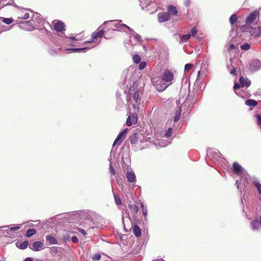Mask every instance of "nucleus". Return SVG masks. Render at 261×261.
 I'll use <instances>...</instances> for the list:
<instances>
[{
    "instance_id": "nucleus-1",
    "label": "nucleus",
    "mask_w": 261,
    "mask_h": 261,
    "mask_svg": "<svg viewBox=\"0 0 261 261\" xmlns=\"http://www.w3.org/2000/svg\"><path fill=\"white\" fill-rule=\"evenodd\" d=\"M32 21L34 22L37 24L42 23V25L45 29H46L47 27L50 26L48 22L44 21L41 19V15L40 14L36 13L33 15V19L32 21H26L21 23L20 27L27 31H31L34 30L35 29V27Z\"/></svg>"
},
{
    "instance_id": "nucleus-2",
    "label": "nucleus",
    "mask_w": 261,
    "mask_h": 261,
    "mask_svg": "<svg viewBox=\"0 0 261 261\" xmlns=\"http://www.w3.org/2000/svg\"><path fill=\"white\" fill-rule=\"evenodd\" d=\"M242 32L249 34L252 38L258 39L261 38V27L253 28L247 25H242L241 27Z\"/></svg>"
},
{
    "instance_id": "nucleus-3",
    "label": "nucleus",
    "mask_w": 261,
    "mask_h": 261,
    "mask_svg": "<svg viewBox=\"0 0 261 261\" xmlns=\"http://www.w3.org/2000/svg\"><path fill=\"white\" fill-rule=\"evenodd\" d=\"M52 23L54 30L56 31V35L61 38H67L64 33L65 30V24L62 21L59 20H55L52 22Z\"/></svg>"
},
{
    "instance_id": "nucleus-4",
    "label": "nucleus",
    "mask_w": 261,
    "mask_h": 261,
    "mask_svg": "<svg viewBox=\"0 0 261 261\" xmlns=\"http://www.w3.org/2000/svg\"><path fill=\"white\" fill-rule=\"evenodd\" d=\"M128 97L129 100L131 101V103L133 104L134 110H135L136 112H138L139 110V105L141 100L139 92L137 91L134 93H132L130 91L129 92Z\"/></svg>"
},
{
    "instance_id": "nucleus-5",
    "label": "nucleus",
    "mask_w": 261,
    "mask_h": 261,
    "mask_svg": "<svg viewBox=\"0 0 261 261\" xmlns=\"http://www.w3.org/2000/svg\"><path fill=\"white\" fill-rule=\"evenodd\" d=\"M152 82L155 89L160 92L164 91L169 86L161 77L153 79Z\"/></svg>"
},
{
    "instance_id": "nucleus-6",
    "label": "nucleus",
    "mask_w": 261,
    "mask_h": 261,
    "mask_svg": "<svg viewBox=\"0 0 261 261\" xmlns=\"http://www.w3.org/2000/svg\"><path fill=\"white\" fill-rule=\"evenodd\" d=\"M164 82H165L168 86L172 84L174 80V75L173 73L168 70H166L161 77Z\"/></svg>"
},
{
    "instance_id": "nucleus-7",
    "label": "nucleus",
    "mask_w": 261,
    "mask_h": 261,
    "mask_svg": "<svg viewBox=\"0 0 261 261\" xmlns=\"http://www.w3.org/2000/svg\"><path fill=\"white\" fill-rule=\"evenodd\" d=\"M20 227L18 226L14 227H10V226H4L0 227V231H1V234L5 236L8 234H12L14 231L18 230Z\"/></svg>"
},
{
    "instance_id": "nucleus-8",
    "label": "nucleus",
    "mask_w": 261,
    "mask_h": 261,
    "mask_svg": "<svg viewBox=\"0 0 261 261\" xmlns=\"http://www.w3.org/2000/svg\"><path fill=\"white\" fill-rule=\"evenodd\" d=\"M258 15L259 11L257 10H255L253 12H251L246 19V25L248 26V25L251 24L253 22L255 21Z\"/></svg>"
},
{
    "instance_id": "nucleus-9",
    "label": "nucleus",
    "mask_w": 261,
    "mask_h": 261,
    "mask_svg": "<svg viewBox=\"0 0 261 261\" xmlns=\"http://www.w3.org/2000/svg\"><path fill=\"white\" fill-rule=\"evenodd\" d=\"M137 113L134 110V113L132 115L129 116L126 120V124L127 126H130L133 124H136L138 121V117Z\"/></svg>"
},
{
    "instance_id": "nucleus-10",
    "label": "nucleus",
    "mask_w": 261,
    "mask_h": 261,
    "mask_svg": "<svg viewBox=\"0 0 261 261\" xmlns=\"http://www.w3.org/2000/svg\"><path fill=\"white\" fill-rule=\"evenodd\" d=\"M127 132L128 128H125L122 132H121L114 141L113 146H114L118 142V144H120L125 138Z\"/></svg>"
},
{
    "instance_id": "nucleus-11",
    "label": "nucleus",
    "mask_w": 261,
    "mask_h": 261,
    "mask_svg": "<svg viewBox=\"0 0 261 261\" xmlns=\"http://www.w3.org/2000/svg\"><path fill=\"white\" fill-rule=\"evenodd\" d=\"M30 248L34 251H39L44 248L43 243L40 241H35Z\"/></svg>"
},
{
    "instance_id": "nucleus-12",
    "label": "nucleus",
    "mask_w": 261,
    "mask_h": 261,
    "mask_svg": "<svg viewBox=\"0 0 261 261\" xmlns=\"http://www.w3.org/2000/svg\"><path fill=\"white\" fill-rule=\"evenodd\" d=\"M261 68V62L259 60H254L249 63V68L251 70H257Z\"/></svg>"
},
{
    "instance_id": "nucleus-13",
    "label": "nucleus",
    "mask_w": 261,
    "mask_h": 261,
    "mask_svg": "<svg viewBox=\"0 0 261 261\" xmlns=\"http://www.w3.org/2000/svg\"><path fill=\"white\" fill-rule=\"evenodd\" d=\"M233 169L236 173L241 176L245 175V170L237 163H234L233 164Z\"/></svg>"
},
{
    "instance_id": "nucleus-14",
    "label": "nucleus",
    "mask_w": 261,
    "mask_h": 261,
    "mask_svg": "<svg viewBox=\"0 0 261 261\" xmlns=\"http://www.w3.org/2000/svg\"><path fill=\"white\" fill-rule=\"evenodd\" d=\"M170 15L167 12L161 13L158 14V20L160 22H163L169 20Z\"/></svg>"
},
{
    "instance_id": "nucleus-15",
    "label": "nucleus",
    "mask_w": 261,
    "mask_h": 261,
    "mask_svg": "<svg viewBox=\"0 0 261 261\" xmlns=\"http://www.w3.org/2000/svg\"><path fill=\"white\" fill-rule=\"evenodd\" d=\"M126 176L129 182H135L136 181V175L133 170H127Z\"/></svg>"
},
{
    "instance_id": "nucleus-16",
    "label": "nucleus",
    "mask_w": 261,
    "mask_h": 261,
    "mask_svg": "<svg viewBox=\"0 0 261 261\" xmlns=\"http://www.w3.org/2000/svg\"><path fill=\"white\" fill-rule=\"evenodd\" d=\"M239 82L242 86V87H249L251 85V81L246 77L241 76L239 79Z\"/></svg>"
},
{
    "instance_id": "nucleus-17",
    "label": "nucleus",
    "mask_w": 261,
    "mask_h": 261,
    "mask_svg": "<svg viewBox=\"0 0 261 261\" xmlns=\"http://www.w3.org/2000/svg\"><path fill=\"white\" fill-rule=\"evenodd\" d=\"M105 31L103 30H101L98 32H94L92 35V40L85 42V43H91L93 41V40L97 38L101 37L104 34Z\"/></svg>"
},
{
    "instance_id": "nucleus-18",
    "label": "nucleus",
    "mask_w": 261,
    "mask_h": 261,
    "mask_svg": "<svg viewBox=\"0 0 261 261\" xmlns=\"http://www.w3.org/2000/svg\"><path fill=\"white\" fill-rule=\"evenodd\" d=\"M251 227L254 231L258 230L261 228V222H259L257 219H255L251 222Z\"/></svg>"
},
{
    "instance_id": "nucleus-19",
    "label": "nucleus",
    "mask_w": 261,
    "mask_h": 261,
    "mask_svg": "<svg viewBox=\"0 0 261 261\" xmlns=\"http://www.w3.org/2000/svg\"><path fill=\"white\" fill-rule=\"evenodd\" d=\"M120 22H121V20L115 24V28L113 29L114 30L121 31L123 30V28H126L128 30L129 28L128 26L123 23H120Z\"/></svg>"
},
{
    "instance_id": "nucleus-20",
    "label": "nucleus",
    "mask_w": 261,
    "mask_h": 261,
    "mask_svg": "<svg viewBox=\"0 0 261 261\" xmlns=\"http://www.w3.org/2000/svg\"><path fill=\"white\" fill-rule=\"evenodd\" d=\"M167 13L170 15H176L178 13L177 10L173 5H169L167 7Z\"/></svg>"
},
{
    "instance_id": "nucleus-21",
    "label": "nucleus",
    "mask_w": 261,
    "mask_h": 261,
    "mask_svg": "<svg viewBox=\"0 0 261 261\" xmlns=\"http://www.w3.org/2000/svg\"><path fill=\"white\" fill-rule=\"evenodd\" d=\"M132 36L136 40L137 42H140L141 41V37L140 35L136 33L130 27L128 29Z\"/></svg>"
},
{
    "instance_id": "nucleus-22",
    "label": "nucleus",
    "mask_w": 261,
    "mask_h": 261,
    "mask_svg": "<svg viewBox=\"0 0 261 261\" xmlns=\"http://www.w3.org/2000/svg\"><path fill=\"white\" fill-rule=\"evenodd\" d=\"M46 240L47 242L48 243L49 245H53V244H58V242L55 238L47 235L46 236Z\"/></svg>"
},
{
    "instance_id": "nucleus-23",
    "label": "nucleus",
    "mask_w": 261,
    "mask_h": 261,
    "mask_svg": "<svg viewBox=\"0 0 261 261\" xmlns=\"http://www.w3.org/2000/svg\"><path fill=\"white\" fill-rule=\"evenodd\" d=\"M170 143L169 141H165L163 140L159 141L158 142L155 143L154 144L156 146V148L164 147L166 146L168 144Z\"/></svg>"
},
{
    "instance_id": "nucleus-24",
    "label": "nucleus",
    "mask_w": 261,
    "mask_h": 261,
    "mask_svg": "<svg viewBox=\"0 0 261 261\" xmlns=\"http://www.w3.org/2000/svg\"><path fill=\"white\" fill-rule=\"evenodd\" d=\"M133 232L136 237H139L141 234V229L140 227L137 225H134L133 227Z\"/></svg>"
},
{
    "instance_id": "nucleus-25",
    "label": "nucleus",
    "mask_w": 261,
    "mask_h": 261,
    "mask_svg": "<svg viewBox=\"0 0 261 261\" xmlns=\"http://www.w3.org/2000/svg\"><path fill=\"white\" fill-rule=\"evenodd\" d=\"M245 104L250 107H255L257 105V102L253 99H248L245 101Z\"/></svg>"
},
{
    "instance_id": "nucleus-26",
    "label": "nucleus",
    "mask_w": 261,
    "mask_h": 261,
    "mask_svg": "<svg viewBox=\"0 0 261 261\" xmlns=\"http://www.w3.org/2000/svg\"><path fill=\"white\" fill-rule=\"evenodd\" d=\"M129 141L132 144H135L138 141L137 135L136 133H134L129 137Z\"/></svg>"
},
{
    "instance_id": "nucleus-27",
    "label": "nucleus",
    "mask_w": 261,
    "mask_h": 261,
    "mask_svg": "<svg viewBox=\"0 0 261 261\" xmlns=\"http://www.w3.org/2000/svg\"><path fill=\"white\" fill-rule=\"evenodd\" d=\"M180 114H181V108L179 107L175 111V116L174 119V122H177L180 117Z\"/></svg>"
},
{
    "instance_id": "nucleus-28",
    "label": "nucleus",
    "mask_w": 261,
    "mask_h": 261,
    "mask_svg": "<svg viewBox=\"0 0 261 261\" xmlns=\"http://www.w3.org/2000/svg\"><path fill=\"white\" fill-rule=\"evenodd\" d=\"M89 48L88 47H83V48H66L65 49V50L66 51H72L74 52H80L84 50L89 49Z\"/></svg>"
},
{
    "instance_id": "nucleus-29",
    "label": "nucleus",
    "mask_w": 261,
    "mask_h": 261,
    "mask_svg": "<svg viewBox=\"0 0 261 261\" xmlns=\"http://www.w3.org/2000/svg\"><path fill=\"white\" fill-rule=\"evenodd\" d=\"M128 207L132 213L136 214L138 213V207L136 205L130 204H129Z\"/></svg>"
},
{
    "instance_id": "nucleus-30",
    "label": "nucleus",
    "mask_w": 261,
    "mask_h": 261,
    "mask_svg": "<svg viewBox=\"0 0 261 261\" xmlns=\"http://www.w3.org/2000/svg\"><path fill=\"white\" fill-rule=\"evenodd\" d=\"M13 3V0H0V4H2V7L7 5H12Z\"/></svg>"
},
{
    "instance_id": "nucleus-31",
    "label": "nucleus",
    "mask_w": 261,
    "mask_h": 261,
    "mask_svg": "<svg viewBox=\"0 0 261 261\" xmlns=\"http://www.w3.org/2000/svg\"><path fill=\"white\" fill-rule=\"evenodd\" d=\"M237 20H238V17L236 14H233L231 15L229 18V22H230V24L231 25H232L234 24H235L237 22Z\"/></svg>"
},
{
    "instance_id": "nucleus-32",
    "label": "nucleus",
    "mask_w": 261,
    "mask_h": 261,
    "mask_svg": "<svg viewBox=\"0 0 261 261\" xmlns=\"http://www.w3.org/2000/svg\"><path fill=\"white\" fill-rule=\"evenodd\" d=\"M141 206L142 208V213L143 216L144 217V219L145 221L147 220V207L145 206L142 202L141 203Z\"/></svg>"
},
{
    "instance_id": "nucleus-33",
    "label": "nucleus",
    "mask_w": 261,
    "mask_h": 261,
    "mask_svg": "<svg viewBox=\"0 0 261 261\" xmlns=\"http://www.w3.org/2000/svg\"><path fill=\"white\" fill-rule=\"evenodd\" d=\"M36 231L35 229H30L27 230L26 232V236L27 237H30L35 234Z\"/></svg>"
},
{
    "instance_id": "nucleus-34",
    "label": "nucleus",
    "mask_w": 261,
    "mask_h": 261,
    "mask_svg": "<svg viewBox=\"0 0 261 261\" xmlns=\"http://www.w3.org/2000/svg\"><path fill=\"white\" fill-rule=\"evenodd\" d=\"M28 243L27 241H24L21 243L19 245H17V247L21 249H25L27 248Z\"/></svg>"
},
{
    "instance_id": "nucleus-35",
    "label": "nucleus",
    "mask_w": 261,
    "mask_h": 261,
    "mask_svg": "<svg viewBox=\"0 0 261 261\" xmlns=\"http://www.w3.org/2000/svg\"><path fill=\"white\" fill-rule=\"evenodd\" d=\"M241 87H242V86H241L240 83V84H239V83H235L234 85V86H233V89H234V91L235 93L237 95H239L241 97H242L237 91V90L240 89Z\"/></svg>"
},
{
    "instance_id": "nucleus-36",
    "label": "nucleus",
    "mask_w": 261,
    "mask_h": 261,
    "mask_svg": "<svg viewBox=\"0 0 261 261\" xmlns=\"http://www.w3.org/2000/svg\"><path fill=\"white\" fill-rule=\"evenodd\" d=\"M114 200L115 202L117 205H120L122 204L121 200L120 197L117 195H114Z\"/></svg>"
},
{
    "instance_id": "nucleus-37",
    "label": "nucleus",
    "mask_w": 261,
    "mask_h": 261,
    "mask_svg": "<svg viewBox=\"0 0 261 261\" xmlns=\"http://www.w3.org/2000/svg\"><path fill=\"white\" fill-rule=\"evenodd\" d=\"M240 48L243 50H248L250 48V45L249 43H245L240 46Z\"/></svg>"
},
{
    "instance_id": "nucleus-38",
    "label": "nucleus",
    "mask_w": 261,
    "mask_h": 261,
    "mask_svg": "<svg viewBox=\"0 0 261 261\" xmlns=\"http://www.w3.org/2000/svg\"><path fill=\"white\" fill-rule=\"evenodd\" d=\"M30 17V14L28 12H25L24 14H20V15L18 16V18L21 19H27L29 18Z\"/></svg>"
},
{
    "instance_id": "nucleus-39",
    "label": "nucleus",
    "mask_w": 261,
    "mask_h": 261,
    "mask_svg": "<svg viewBox=\"0 0 261 261\" xmlns=\"http://www.w3.org/2000/svg\"><path fill=\"white\" fill-rule=\"evenodd\" d=\"M3 22L6 24H10L13 21L12 18H2Z\"/></svg>"
},
{
    "instance_id": "nucleus-40",
    "label": "nucleus",
    "mask_w": 261,
    "mask_h": 261,
    "mask_svg": "<svg viewBox=\"0 0 261 261\" xmlns=\"http://www.w3.org/2000/svg\"><path fill=\"white\" fill-rule=\"evenodd\" d=\"M253 185L257 188L259 194L261 195V184L258 181H254Z\"/></svg>"
},
{
    "instance_id": "nucleus-41",
    "label": "nucleus",
    "mask_w": 261,
    "mask_h": 261,
    "mask_svg": "<svg viewBox=\"0 0 261 261\" xmlns=\"http://www.w3.org/2000/svg\"><path fill=\"white\" fill-rule=\"evenodd\" d=\"M191 37V35L190 34H188L186 35H184L181 36V39L182 41H188Z\"/></svg>"
},
{
    "instance_id": "nucleus-42",
    "label": "nucleus",
    "mask_w": 261,
    "mask_h": 261,
    "mask_svg": "<svg viewBox=\"0 0 261 261\" xmlns=\"http://www.w3.org/2000/svg\"><path fill=\"white\" fill-rule=\"evenodd\" d=\"M133 61L135 63H139L140 62L141 58L138 55H135L133 56Z\"/></svg>"
},
{
    "instance_id": "nucleus-43",
    "label": "nucleus",
    "mask_w": 261,
    "mask_h": 261,
    "mask_svg": "<svg viewBox=\"0 0 261 261\" xmlns=\"http://www.w3.org/2000/svg\"><path fill=\"white\" fill-rule=\"evenodd\" d=\"M230 67H231V65H227V68L230 71V74L233 75H236V68L234 67H233L232 69H231Z\"/></svg>"
},
{
    "instance_id": "nucleus-44",
    "label": "nucleus",
    "mask_w": 261,
    "mask_h": 261,
    "mask_svg": "<svg viewBox=\"0 0 261 261\" xmlns=\"http://www.w3.org/2000/svg\"><path fill=\"white\" fill-rule=\"evenodd\" d=\"M92 259L95 261H98L100 259L101 255L99 254H95L92 256Z\"/></svg>"
},
{
    "instance_id": "nucleus-45",
    "label": "nucleus",
    "mask_w": 261,
    "mask_h": 261,
    "mask_svg": "<svg viewBox=\"0 0 261 261\" xmlns=\"http://www.w3.org/2000/svg\"><path fill=\"white\" fill-rule=\"evenodd\" d=\"M172 129L171 127H169L167 132L165 134V137L166 138L170 137L172 135Z\"/></svg>"
},
{
    "instance_id": "nucleus-46",
    "label": "nucleus",
    "mask_w": 261,
    "mask_h": 261,
    "mask_svg": "<svg viewBox=\"0 0 261 261\" xmlns=\"http://www.w3.org/2000/svg\"><path fill=\"white\" fill-rule=\"evenodd\" d=\"M193 66V65L192 64H187L185 66V71H188L190 70Z\"/></svg>"
},
{
    "instance_id": "nucleus-47",
    "label": "nucleus",
    "mask_w": 261,
    "mask_h": 261,
    "mask_svg": "<svg viewBox=\"0 0 261 261\" xmlns=\"http://www.w3.org/2000/svg\"><path fill=\"white\" fill-rule=\"evenodd\" d=\"M146 63L145 62H141L139 65V68L140 69L142 70L146 67Z\"/></svg>"
},
{
    "instance_id": "nucleus-48",
    "label": "nucleus",
    "mask_w": 261,
    "mask_h": 261,
    "mask_svg": "<svg viewBox=\"0 0 261 261\" xmlns=\"http://www.w3.org/2000/svg\"><path fill=\"white\" fill-rule=\"evenodd\" d=\"M197 33V30L196 28L194 27L192 29L190 34L191 36H195Z\"/></svg>"
},
{
    "instance_id": "nucleus-49",
    "label": "nucleus",
    "mask_w": 261,
    "mask_h": 261,
    "mask_svg": "<svg viewBox=\"0 0 261 261\" xmlns=\"http://www.w3.org/2000/svg\"><path fill=\"white\" fill-rule=\"evenodd\" d=\"M110 170L111 173L113 175H114L115 174V170L113 167L112 163H111L110 164Z\"/></svg>"
},
{
    "instance_id": "nucleus-50",
    "label": "nucleus",
    "mask_w": 261,
    "mask_h": 261,
    "mask_svg": "<svg viewBox=\"0 0 261 261\" xmlns=\"http://www.w3.org/2000/svg\"><path fill=\"white\" fill-rule=\"evenodd\" d=\"M256 117H257V123L258 125L261 124V115H257Z\"/></svg>"
},
{
    "instance_id": "nucleus-51",
    "label": "nucleus",
    "mask_w": 261,
    "mask_h": 261,
    "mask_svg": "<svg viewBox=\"0 0 261 261\" xmlns=\"http://www.w3.org/2000/svg\"><path fill=\"white\" fill-rule=\"evenodd\" d=\"M79 231L80 232H81L83 234V236H86L87 234L86 231L84 229H83L81 228L79 229Z\"/></svg>"
},
{
    "instance_id": "nucleus-52",
    "label": "nucleus",
    "mask_w": 261,
    "mask_h": 261,
    "mask_svg": "<svg viewBox=\"0 0 261 261\" xmlns=\"http://www.w3.org/2000/svg\"><path fill=\"white\" fill-rule=\"evenodd\" d=\"M71 241L74 243H76L78 242V239L76 237L74 236L71 238Z\"/></svg>"
},
{
    "instance_id": "nucleus-53",
    "label": "nucleus",
    "mask_w": 261,
    "mask_h": 261,
    "mask_svg": "<svg viewBox=\"0 0 261 261\" xmlns=\"http://www.w3.org/2000/svg\"><path fill=\"white\" fill-rule=\"evenodd\" d=\"M69 38L70 39H72L73 40H75V41H79V40H81V39L79 37H73V36L70 37H69Z\"/></svg>"
},
{
    "instance_id": "nucleus-54",
    "label": "nucleus",
    "mask_w": 261,
    "mask_h": 261,
    "mask_svg": "<svg viewBox=\"0 0 261 261\" xmlns=\"http://www.w3.org/2000/svg\"><path fill=\"white\" fill-rule=\"evenodd\" d=\"M190 0H186L184 3L185 6H186L187 7H189L190 5Z\"/></svg>"
},
{
    "instance_id": "nucleus-55",
    "label": "nucleus",
    "mask_w": 261,
    "mask_h": 261,
    "mask_svg": "<svg viewBox=\"0 0 261 261\" xmlns=\"http://www.w3.org/2000/svg\"><path fill=\"white\" fill-rule=\"evenodd\" d=\"M235 47H236L235 45L233 44H231L230 45V46L229 47V50H233L235 48Z\"/></svg>"
},
{
    "instance_id": "nucleus-56",
    "label": "nucleus",
    "mask_w": 261,
    "mask_h": 261,
    "mask_svg": "<svg viewBox=\"0 0 261 261\" xmlns=\"http://www.w3.org/2000/svg\"><path fill=\"white\" fill-rule=\"evenodd\" d=\"M23 261H33V260L31 257H27Z\"/></svg>"
},
{
    "instance_id": "nucleus-57",
    "label": "nucleus",
    "mask_w": 261,
    "mask_h": 261,
    "mask_svg": "<svg viewBox=\"0 0 261 261\" xmlns=\"http://www.w3.org/2000/svg\"><path fill=\"white\" fill-rule=\"evenodd\" d=\"M118 20H114L113 21H118ZM112 21H106L105 22H104V24H106L107 23H108L109 22H112Z\"/></svg>"
},
{
    "instance_id": "nucleus-58",
    "label": "nucleus",
    "mask_w": 261,
    "mask_h": 261,
    "mask_svg": "<svg viewBox=\"0 0 261 261\" xmlns=\"http://www.w3.org/2000/svg\"><path fill=\"white\" fill-rule=\"evenodd\" d=\"M238 182H239V181L237 180L236 184L237 185L238 188H239V184H238Z\"/></svg>"
},
{
    "instance_id": "nucleus-59",
    "label": "nucleus",
    "mask_w": 261,
    "mask_h": 261,
    "mask_svg": "<svg viewBox=\"0 0 261 261\" xmlns=\"http://www.w3.org/2000/svg\"><path fill=\"white\" fill-rule=\"evenodd\" d=\"M200 74V71H198V75L199 76Z\"/></svg>"
},
{
    "instance_id": "nucleus-60",
    "label": "nucleus",
    "mask_w": 261,
    "mask_h": 261,
    "mask_svg": "<svg viewBox=\"0 0 261 261\" xmlns=\"http://www.w3.org/2000/svg\"><path fill=\"white\" fill-rule=\"evenodd\" d=\"M23 14V12H21V14H20V13H19V15H20V14Z\"/></svg>"
}]
</instances>
